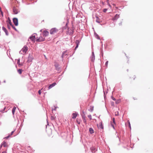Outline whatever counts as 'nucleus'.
<instances>
[{"mask_svg":"<svg viewBox=\"0 0 153 153\" xmlns=\"http://www.w3.org/2000/svg\"><path fill=\"white\" fill-rule=\"evenodd\" d=\"M45 40V38L42 34H37V42H40L44 41Z\"/></svg>","mask_w":153,"mask_h":153,"instance_id":"nucleus-1","label":"nucleus"},{"mask_svg":"<svg viewBox=\"0 0 153 153\" xmlns=\"http://www.w3.org/2000/svg\"><path fill=\"white\" fill-rule=\"evenodd\" d=\"M27 47L26 46H25L20 51V53L22 54H25L28 50Z\"/></svg>","mask_w":153,"mask_h":153,"instance_id":"nucleus-2","label":"nucleus"},{"mask_svg":"<svg viewBox=\"0 0 153 153\" xmlns=\"http://www.w3.org/2000/svg\"><path fill=\"white\" fill-rule=\"evenodd\" d=\"M58 31L59 30L56 28H53L50 30V33L51 34H53L57 33Z\"/></svg>","mask_w":153,"mask_h":153,"instance_id":"nucleus-3","label":"nucleus"},{"mask_svg":"<svg viewBox=\"0 0 153 153\" xmlns=\"http://www.w3.org/2000/svg\"><path fill=\"white\" fill-rule=\"evenodd\" d=\"M37 34H33L31 37H30V39L32 41H34L35 39H36V41H37Z\"/></svg>","mask_w":153,"mask_h":153,"instance_id":"nucleus-4","label":"nucleus"},{"mask_svg":"<svg viewBox=\"0 0 153 153\" xmlns=\"http://www.w3.org/2000/svg\"><path fill=\"white\" fill-rule=\"evenodd\" d=\"M13 11L14 14H17L19 12V10L17 7H14L13 8Z\"/></svg>","mask_w":153,"mask_h":153,"instance_id":"nucleus-5","label":"nucleus"},{"mask_svg":"<svg viewBox=\"0 0 153 153\" xmlns=\"http://www.w3.org/2000/svg\"><path fill=\"white\" fill-rule=\"evenodd\" d=\"M42 34V35H43V36L45 37V36H46L48 35L49 34V33L48 31H47L46 30H44Z\"/></svg>","mask_w":153,"mask_h":153,"instance_id":"nucleus-6","label":"nucleus"},{"mask_svg":"<svg viewBox=\"0 0 153 153\" xmlns=\"http://www.w3.org/2000/svg\"><path fill=\"white\" fill-rule=\"evenodd\" d=\"M13 21L14 24L16 26L18 25V20L16 18H14L13 19Z\"/></svg>","mask_w":153,"mask_h":153,"instance_id":"nucleus-7","label":"nucleus"},{"mask_svg":"<svg viewBox=\"0 0 153 153\" xmlns=\"http://www.w3.org/2000/svg\"><path fill=\"white\" fill-rule=\"evenodd\" d=\"M119 15L118 14H116L115 16L112 18V20L113 21L117 20L119 17Z\"/></svg>","mask_w":153,"mask_h":153,"instance_id":"nucleus-8","label":"nucleus"},{"mask_svg":"<svg viewBox=\"0 0 153 153\" xmlns=\"http://www.w3.org/2000/svg\"><path fill=\"white\" fill-rule=\"evenodd\" d=\"M56 85V82H54L53 83V84H51L48 87V89H49L51 88H52L53 87L55 86Z\"/></svg>","mask_w":153,"mask_h":153,"instance_id":"nucleus-9","label":"nucleus"},{"mask_svg":"<svg viewBox=\"0 0 153 153\" xmlns=\"http://www.w3.org/2000/svg\"><path fill=\"white\" fill-rule=\"evenodd\" d=\"M77 113L75 112V113H73L72 114V118L74 119H75L77 115Z\"/></svg>","mask_w":153,"mask_h":153,"instance_id":"nucleus-10","label":"nucleus"},{"mask_svg":"<svg viewBox=\"0 0 153 153\" xmlns=\"http://www.w3.org/2000/svg\"><path fill=\"white\" fill-rule=\"evenodd\" d=\"M46 132H47L49 135H51L52 134V130L51 129H49V130H47Z\"/></svg>","mask_w":153,"mask_h":153,"instance_id":"nucleus-11","label":"nucleus"},{"mask_svg":"<svg viewBox=\"0 0 153 153\" xmlns=\"http://www.w3.org/2000/svg\"><path fill=\"white\" fill-rule=\"evenodd\" d=\"M76 47L75 49H76L78 47L79 44V41L78 40H76Z\"/></svg>","mask_w":153,"mask_h":153,"instance_id":"nucleus-12","label":"nucleus"},{"mask_svg":"<svg viewBox=\"0 0 153 153\" xmlns=\"http://www.w3.org/2000/svg\"><path fill=\"white\" fill-rule=\"evenodd\" d=\"M8 22V25H10V26H12L13 25L12 23L11 22V21L10 20L9 18L8 20L7 21Z\"/></svg>","mask_w":153,"mask_h":153,"instance_id":"nucleus-13","label":"nucleus"},{"mask_svg":"<svg viewBox=\"0 0 153 153\" xmlns=\"http://www.w3.org/2000/svg\"><path fill=\"white\" fill-rule=\"evenodd\" d=\"M96 21L97 22L100 23L101 22V20L97 16H96Z\"/></svg>","mask_w":153,"mask_h":153,"instance_id":"nucleus-14","label":"nucleus"},{"mask_svg":"<svg viewBox=\"0 0 153 153\" xmlns=\"http://www.w3.org/2000/svg\"><path fill=\"white\" fill-rule=\"evenodd\" d=\"M98 127L99 128H102V129H103V125H102V122H101V123H99V126H98Z\"/></svg>","mask_w":153,"mask_h":153,"instance_id":"nucleus-15","label":"nucleus"},{"mask_svg":"<svg viewBox=\"0 0 153 153\" xmlns=\"http://www.w3.org/2000/svg\"><path fill=\"white\" fill-rule=\"evenodd\" d=\"M3 146L4 147H6L7 146V143L4 142L1 144V146Z\"/></svg>","mask_w":153,"mask_h":153,"instance_id":"nucleus-16","label":"nucleus"},{"mask_svg":"<svg viewBox=\"0 0 153 153\" xmlns=\"http://www.w3.org/2000/svg\"><path fill=\"white\" fill-rule=\"evenodd\" d=\"M95 57H94V53H92V55L91 57V60L92 61H93L94 60Z\"/></svg>","mask_w":153,"mask_h":153,"instance_id":"nucleus-17","label":"nucleus"},{"mask_svg":"<svg viewBox=\"0 0 153 153\" xmlns=\"http://www.w3.org/2000/svg\"><path fill=\"white\" fill-rule=\"evenodd\" d=\"M91 150L92 152H94L96 150V148L94 147H92L91 148Z\"/></svg>","mask_w":153,"mask_h":153,"instance_id":"nucleus-18","label":"nucleus"},{"mask_svg":"<svg viewBox=\"0 0 153 153\" xmlns=\"http://www.w3.org/2000/svg\"><path fill=\"white\" fill-rule=\"evenodd\" d=\"M136 78V76L135 75H134L133 76H132V77H131L130 79H131V81H132L134 80Z\"/></svg>","mask_w":153,"mask_h":153,"instance_id":"nucleus-19","label":"nucleus"},{"mask_svg":"<svg viewBox=\"0 0 153 153\" xmlns=\"http://www.w3.org/2000/svg\"><path fill=\"white\" fill-rule=\"evenodd\" d=\"M89 131L91 134H93L94 133V130L92 128H90L89 129Z\"/></svg>","mask_w":153,"mask_h":153,"instance_id":"nucleus-20","label":"nucleus"},{"mask_svg":"<svg viewBox=\"0 0 153 153\" xmlns=\"http://www.w3.org/2000/svg\"><path fill=\"white\" fill-rule=\"evenodd\" d=\"M16 109V107H14L13 108V109L12 110V113L13 114H14Z\"/></svg>","mask_w":153,"mask_h":153,"instance_id":"nucleus-21","label":"nucleus"},{"mask_svg":"<svg viewBox=\"0 0 153 153\" xmlns=\"http://www.w3.org/2000/svg\"><path fill=\"white\" fill-rule=\"evenodd\" d=\"M82 119H83V122H84V123H85L86 124V119H85V117L83 116L82 117Z\"/></svg>","mask_w":153,"mask_h":153,"instance_id":"nucleus-22","label":"nucleus"},{"mask_svg":"<svg viewBox=\"0 0 153 153\" xmlns=\"http://www.w3.org/2000/svg\"><path fill=\"white\" fill-rule=\"evenodd\" d=\"M76 121L77 123H78V124H80V123L81 121L80 120H79L77 118L76 119Z\"/></svg>","mask_w":153,"mask_h":153,"instance_id":"nucleus-23","label":"nucleus"},{"mask_svg":"<svg viewBox=\"0 0 153 153\" xmlns=\"http://www.w3.org/2000/svg\"><path fill=\"white\" fill-rule=\"evenodd\" d=\"M17 64L19 65V66H22V64H20V60L18 59L17 61Z\"/></svg>","mask_w":153,"mask_h":153,"instance_id":"nucleus-24","label":"nucleus"},{"mask_svg":"<svg viewBox=\"0 0 153 153\" xmlns=\"http://www.w3.org/2000/svg\"><path fill=\"white\" fill-rule=\"evenodd\" d=\"M22 70L21 69H19L18 70V72L20 74H21L22 73Z\"/></svg>","mask_w":153,"mask_h":153,"instance_id":"nucleus-25","label":"nucleus"},{"mask_svg":"<svg viewBox=\"0 0 153 153\" xmlns=\"http://www.w3.org/2000/svg\"><path fill=\"white\" fill-rule=\"evenodd\" d=\"M3 30L5 32L6 34H7V30L4 27H3Z\"/></svg>","mask_w":153,"mask_h":153,"instance_id":"nucleus-26","label":"nucleus"},{"mask_svg":"<svg viewBox=\"0 0 153 153\" xmlns=\"http://www.w3.org/2000/svg\"><path fill=\"white\" fill-rule=\"evenodd\" d=\"M88 117L90 119V120L92 119L91 116V115H88Z\"/></svg>","mask_w":153,"mask_h":153,"instance_id":"nucleus-27","label":"nucleus"},{"mask_svg":"<svg viewBox=\"0 0 153 153\" xmlns=\"http://www.w3.org/2000/svg\"><path fill=\"white\" fill-rule=\"evenodd\" d=\"M43 89V88H42L41 90H40L38 91V93L39 95H40L41 93V90H42Z\"/></svg>","mask_w":153,"mask_h":153,"instance_id":"nucleus-28","label":"nucleus"},{"mask_svg":"<svg viewBox=\"0 0 153 153\" xmlns=\"http://www.w3.org/2000/svg\"><path fill=\"white\" fill-rule=\"evenodd\" d=\"M107 10V9H106V8H105L104 9H103V12H104V13H105L106 11Z\"/></svg>","mask_w":153,"mask_h":153,"instance_id":"nucleus-29","label":"nucleus"},{"mask_svg":"<svg viewBox=\"0 0 153 153\" xmlns=\"http://www.w3.org/2000/svg\"><path fill=\"white\" fill-rule=\"evenodd\" d=\"M113 122L114 124H115V119L114 118H113Z\"/></svg>","mask_w":153,"mask_h":153,"instance_id":"nucleus-30","label":"nucleus"},{"mask_svg":"<svg viewBox=\"0 0 153 153\" xmlns=\"http://www.w3.org/2000/svg\"><path fill=\"white\" fill-rule=\"evenodd\" d=\"M128 124H129V127L130 129H131V125H130V123L129 121H128Z\"/></svg>","mask_w":153,"mask_h":153,"instance_id":"nucleus-31","label":"nucleus"},{"mask_svg":"<svg viewBox=\"0 0 153 153\" xmlns=\"http://www.w3.org/2000/svg\"><path fill=\"white\" fill-rule=\"evenodd\" d=\"M11 27L13 28L15 30H17L16 28L13 26V25Z\"/></svg>","mask_w":153,"mask_h":153,"instance_id":"nucleus-32","label":"nucleus"},{"mask_svg":"<svg viewBox=\"0 0 153 153\" xmlns=\"http://www.w3.org/2000/svg\"><path fill=\"white\" fill-rule=\"evenodd\" d=\"M7 27L9 29H10V25L8 24H7Z\"/></svg>","mask_w":153,"mask_h":153,"instance_id":"nucleus-33","label":"nucleus"},{"mask_svg":"<svg viewBox=\"0 0 153 153\" xmlns=\"http://www.w3.org/2000/svg\"><path fill=\"white\" fill-rule=\"evenodd\" d=\"M54 108H52V111H53V110H56V107H55V106H54Z\"/></svg>","mask_w":153,"mask_h":153,"instance_id":"nucleus-34","label":"nucleus"},{"mask_svg":"<svg viewBox=\"0 0 153 153\" xmlns=\"http://www.w3.org/2000/svg\"><path fill=\"white\" fill-rule=\"evenodd\" d=\"M118 114V112H117L115 113V115H117Z\"/></svg>","mask_w":153,"mask_h":153,"instance_id":"nucleus-35","label":"nucleus"},{"mask_svg":"<svg viewBox=\"0 0 153 153\" xmlns=\"http://www.w3.org/2000/svg\"><path fill=\"white\" fill-rule=\"evenodd\" d=\"M10 135H9L8 136L4 138L8 139L10 137Z\"/></svg>","mask_w":153,"mask_h":153,"instance_id":"nucleus-36","label":"nucleus"},{"mask_svg":"<svg viewBox=\"0 0 153 153\" xmlns=\"http://www.w3.org/2000/svg\"><path fill=\"white\" fill-rule=\"evenodd\" d=\"M112 99L113 100H115V98L114 97H112Z\"/></svg>","mask_w":153,"mask_h":153,"instance_id":"nucleus-37","label":"nucleus"},{"mask_svg":"<svg viewBox=\"0 0 153 153\" xmlns=\"http://www.w3.org/2000/svg\"><path fill=\"white\" fill-rule=\"evenodd\" d=\"M14 132V131H12L11 132V134H10V135H12L13 134V133Z\"/></svg>","mask_w":153,"mask_h":153,"instance_id":"nucleus-38","label":"nucleus"},{"mask_svg":"<svg viewBox=\"0 0 153 153\" xmlns=\"http://www.w3.org/2000/svg\"><path fill=\"white\" fill-rule=\"evenodd\" d=\"M51 119L52 120H54V117H51Z\"/></svg>","mask_w":153,"mask_h":153,"instance_id":"nucleus-39","label":"nucleus"},{"mask_svg":"<svg viewBox=\"0 0 153 153\" xmlns=\"http://www.w3.org/2000/svg\"><path fill=\"white\" fill-rule=\"evenodd\" d=\"M107 2H108V0H107ZM108 5L109 6H110V7H111V5H110V4H109V3H108Z\"/></svg>","mask_w":153,"mask_h":153,"instance_id":"nucleus-40","label":"nucleus"},{"mask_svg":"<svg viewBox=\"0 0 153 153\" xmlns=\"http://www.w3.org/2000/svg\"><path fill=\"white\" fill-rule=\"evenodd\" d=\"M108 62L107 61V62H106L105 64H106V65H107V64H108Z\"/></svg>","mask_w":153,"mask_h":153,"instance_id":"nucleus-41","label":"nucleus"},{"mask_svg":"<svg viewBox=\"0 0 153 153\" xmlns=\"http://www.w3.org/2000/svg\"><path fill=\"white\" fill-rule=\"evenodd\" d=\"M2 153H6V152L5 151H4Z\"/></svg>","mask_w":153,"mask_h":153,"instance_id":"nucleus-42","label":"nucleus"},{"mask_svg":"<svg viewBox=\"0 0 153 153\" xmlns=\"http://www.w3.org/2000/svg\"><path fill=\"white\" fill-rule=\"evenodd\" d=\"M111 125L113 127H114V125L112 124H111Z\"/></svg>","mask_w":153,"mask_h":153,"instance_id":"nucleus-43","label":"nucleus"},{"mask_svg":"<svg viewBox=\"0 0 153 153\" xmlns=\"http://www.w3.org/2000/svg\"><path fill=\"white\" fill-rule=\"evenodd\" d=\"M1 13L2 14L3 12H2V11H1Z\"/></svg>","mask_w":153,"mask_h":153,"instance_id":"nucleus-44","label":"nucleus"},{"mask_svg":"<svg viewBox=\"0 0 153 153\" xmlns=\"http://www.w3.org/2000/svg\"><path fill=\"white\" fill-rule=\"evenodd\" d=\"M134 98V100H137V99H135Z\"/></svg>","mask_w":153,"mask_h":153,"instance_id":"nucleus-45","label":"nucleus"},{"mask_svg":"<svg viewBox=\"0 0 153 153\" xmlns=\"http://www.w3.org/2000/svg\"><path fill=\"white\" fill-rule=\"evenodd\" d=\"M0 11H1V8H0Z\"/></svg>","mask_w":153,"mask_h":153,"instance_id":"nucleus-46","label":"nucleus"}]
</instances>
